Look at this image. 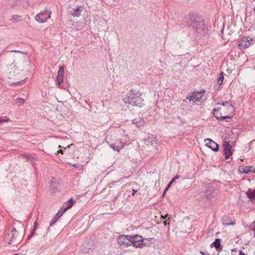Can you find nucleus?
Returning a JSON list of instances; mask_svg holds the SVG:
<instances>
[{"instance_id":"9d476101","label":"nucleus","mask_w":255,"mask_h":255,"mask_svg":"<svg viewBox=\"0 0 255 255\" xmlns=\"http://www.w3.org/2000/svg\"><path fill=\"white\" fill-rule=\"evenodd\" d=\"M205 142L206 145L214 151H218L219 150V145L211 138H208L205 139Z\"/></svg>"},{"instance_id":"c85d7f7f","label":"nucleus","mask_w":255,"mask_h":255,"mask_svg":"<svg viewBox=\"0 0 255 255\" xmlns=\"http://www.w3.org/2000/svg\"><path fill=\"white\" fill-rule=\"evenodd\" d=\"M20 18L21 17L19 15H14L11 20H12L14 22H18L19 21H20Z\"/></svg>"},{"instance_id":"423d86ee","label":"nucleus","mask_w":255,"mask_h":255,"mask_svg":"<svg viewBox=\"0 0 255 255\" xmlns=\"http://www.w3.org/2000/svg\"><path fill=\"white\" fill-rule=\"evenodd\" d=\"M253 42V38L249 36H243L239 41L238 46L240 49H246L251 46Z\"/></svg>"},{"instance_id":"4be33fe9","label":"nucleus","mask_w":255,"mask_h":255,"mask_svg":"<svg viewBox=\"0 0 255 255\" xmlns=\"http://www.w3.org/2000/svg\"><path fill=\"white\" fill-rule=\"evenodd\" d=\"M11 235L8 234L7 236L5 238V242L8 244H10L13 240H15V238H11Z\"/></svg>"},{"instance_id":"c03bdc74","label":"nucleus","mask_w":255,"mask_h":255,"mask_svg":"<svg viewBox=\"0 0 255 255\" xmlns=\"http://www.w3.org/2000/svg\"><path fill=\"white\" fill-rule=\"evenodd\" d=\"M143 244H145V245H144V246H147V245H148V243H147V242H143Z\"/></svg>"},{"instance_id":"4c0bfd02","label":"nucleus","mask_w":255,"mask_h":255,"mask_svg":"<svg viewBox=\"0 0 255 255\" xmlns=\"http://www.w3.org/2000/svg\"><path fill=\"white\" fill-rule=\"evenodd\" d=\"M163 224L164 226H166L167 225H169V223L167 222V221H165L163 222Z\"/></svg>"},{"instance_id":"2f4dec72","label":"nucleus","mask_w":255,"mask_h":255,"mask_svg":"<svg viewBox=\"0 0 255 255\" xmlns=\"http://www.w3.org/2000/svg\"><path fill=\"white\" fill-rule=\"evenodd\" d=\"M8 121H9L8 119H7L6 118H3L2 117H0V124L8 122Z\"/></svg>"},{"instance_id":"20e7f679","label":"nucleus","mask_w":255,"mask_h":255,"mask_svg":"<svg viewBox=\"0 0 255 255\" xmlns=\"http://www.w3.org/2000/svg\"><path fill=\"white\" fill-rule=\"evenodd\" d=\"M131 245L136 248H142L145 244H143L144 241L143 238L138 235H131ZM145 239L144 241H146Z\"/></svg>"},{"instance_id":"412c9836","label":"nucleus","mask_w":255,"mask_h":255,"mask_svg":"<svg viewBox=\"0 0 255 255\" xmlns=\"http://www.w3.org/2000/svg\"><path fill=\"white\" fill-rule=\"evenodd\" d=\"M214 245L215 248L218 250L221 247V241L219 238L216 239L215 241L211 244Z\"/></svg>"},{"instance_id":"f03ea898","label":"nucleus","mask_w":255,"mask_h":255,"mask_svg":"<svg viewBox=\"0 0 255 255\" xmlns=\"http://www.w3.org/2000/svg\"><path fill=\"white\" fill-rule=\"evenodd\" d=\"M205 93V90L194 92L192 93V95L190 96L189 97H187V99H188L190 101H192L194 103L196 102H202L205 101L206 100V98L204 96Z\"/></svg>"},{"instance_id":"58836bf2","label":"nucleus","mask_w":255,"mask_h":255,"mask_svg":"<svg viewBox=\"0 0 255 255\" xmlns=\"http://www.w3.org/2000/svg\"><path fill=\"white\" fill-rule=\"evenodd\" d=\"M10 52H21L20 51H17V50H11Z\"/></svg>"},{"instance_id":"f3484780","label":"nucleus","mask_w":255,"mask_h":255,"mask_svg":"<svg viewBox=\"0 0 255 255\" xmlns=\"http://www.w3.org/2000/svg\"><path fill=\"white\" fill-rule=\"evenodd\" d=\"M222 224L224 225L229 226L230 225H235L236 222L234 220L232 221V220L228 216H224L222 218Z\"/></svg>"},{"instance_id":"39448f33","label":"nucleus","mask_w":255,"mask_h":255,"mask_svg":"<svg viewBox=\"0 0 255 255\" xmlns=\"http://www.w3.org/2000/svg\"><path fill=\"white\" fill-rule=\"evenodd\" d=\"M131 235H122L118 238V243L122 247H128L131 245Z\"/></svg>"},{"instance_id":"bb28decb","label":"nucleus","mask_w":255,"mask_h":255,"mask_svg":"<svg viewBox=\"0 0 255 255\" xmlns=\"http://www.w3.org/2000/svg\"><path fill=\"white\" fill-rule=\"evenodd\" d=\"M247 195L250 199L255 198V189L254 191H249L247 193Z\"/></svg>"},{"instance_id":"ea45409f","label":"nucleus","mask_w":255,"mask_h":255,"mask_svg":"<svg viewBox=\"0 0 255 255\" xmlns=\"http://www.w3.org/2000/svg\"><path fill=\"white\" fill-rule=\"evenodd\" d=\"M165 218L166 219V218H168V220H169L170 219V217H169V215L168 214H166L165 216Z\"/></svg>"},{"instance_id":"2eb2a0df","label":"nucleus","mask_w":255,"mask_h":255,"mask_svg":"<svg viewBox=\"0 0 255 255\" xmlns=\"http://www.w3.org/2000/svg\"><path fill=\"white\" fill-rule=\"evenodd\" d=\"M239 170L241 173L245 174H250L255 172V168L253 166H247L240 167Z\"/></svg>"},{"instance_id":"7c9ffc66","label":"nucleus","mask_w":255,"mask_h":255,"mask_svg":"<svg viewBox=\"0 0 255 255\" xmlns=\"http://www.w3.org/2000/svg\"><path fill=\"white\" fill-rule=\"evenodd\" d=\"M37 225H38V224L36 222H35L33 230L32 232H31V235L30 236H29L28 239L30 238L34 235V231H35V229L36 228Z\"/></svg>"},{"instance_id":"aec40b11","label":"nucleus","mask_w":255,"mask_h":255,"mask_svg":"<svg viewBox=\"0 0 255 255\" xmlns=\"http://www.w3.org/2000/svg\"><path fill=\"white\" fill-rule=\"evenodd\" d=\"M132 95H130V94L127 93L123 97V101L125 103L131 104V102L132 99Z\"/></svg>"},{"instance_id":"6ab92c4d","label":"nucleus","mask_w":255,"mask_h":255,"mask_svg":"<svg viewBox=\"0 0 255 255\" xmlns=\"http://www.w3.org/2000/svg\"><path fill=\"white\" fill-rule=\"evenodd\" d=\"M132 123L136 126L137 127L139 128L143 126L144 124V121L140 118H135L132 120Z\"/></svg>"},{"instance_id":"f257e3e1","label":"nucleus","mask_w":255,"mask_h":255,"mask_svg":"<svg viewBox=\"0 0 255 255\" xmlns=\"http://www.w3.org/2000/svg\"><path fill=\"white\" fill-rule=\"evenodd\" d=\"M188 25L192 27L198 35L205 36L209 32V29L205 25L204 19L195 14H189L185 18Z\"/></svg>"},{"instance_id":"0eeeda50","label":"nucleus","mask_w":255,"mask_h":255,"mask_svg":"<svg viewBox=\"0 0 255 255\" xmlns=\"http://www.w3.org/2000/svg\"><path fill=\"white\" fill-rule=\"evenodd\" d=\"M75 203V201H74L73 198H71L68 201L66 202L61 208L59 212L57 213L56 216H58L57 218L61 216L63 213L66 212L67 210L71 208Z\"/></svg>"},{"instance_id":"37998d69","label":"nucleus","mask_w":255,"mask_h":255,"mask_svg":"<svg viewBox=\"0 0 255 255\" xmlns=\"http://www.w3.org/2000/svg\"><path fill=\"white\" fill-rule=\"evenodd\" d=\"M73 166L75 167H78V164H74Z\"/></svg>"},{"instance_id":"a18cd8bd","label":"nucleus","mask_w":255,"mask_h":255,"mask_svg":"<svg viewBox=\"0 0 255 255\" xmlns=\"http://www.w3.org/2000/svg\"><path fill=\"white\" fill-rule=\"evenodd\" d=\"M161 218H162L163 219H166V218H165V216H164V217L162 216V217H161Z\"/></svg>"},{"instance_id":"393cba45","label":"nucleus","mask_w":255,"mask_h":255,"mask_svg":"<svg viewBox=\"0 0 255 255\" xmlns=\"http://www.w3.org/2000/svg\"><path fill=\"white\" fill-rule=\"evenodd\" d=\"M224 80V73L221 72L220 74V77L217 80V83L221 85L222 84Z\"/></svg>"},{"instance_id":"49530a36","label":"nucleus","mask_w":255,"mask_h":255,"mask_svg":"<svg viewBox=\"0 0 255 255\" xmlns=\"http://www.w3.org/2000/svg\"><path fill=\"white\" fill-rule=\"evenodd\" d=\"M254 10H255V8H254Z\"/></svg>"},{"instance_id":"a878e982","label":"nucleus","mask_w":255,"mask_h":255,"mask_svg":"<svg viewBox=\"0 0 255 255\" xmlns=\"http://www.w3.org/2000/svg\"><path fill=\"white\" fill-rule=\"evenodd\" d=\"M130 93H129L128 94H130V95H132L133 96H134V97L138 96L139 95H141V94L140 93L139 91L136 90H130Z\"/></svg>"},{"instance_id":"473e14b6","label":"nucleus","mask_w":255,"mask_h":255,"mask_svg":"<svg viewBox=\"0 0 255 255\" xmlns=\"http://www.w3.org/2000/svg\"><path fill=\"white\" fill-rule=\"evenodd\" d=\"M16 102L20 104H22L24 103V100L22 98H17L16 99Z\"/></svg>"},{"instance_id":"c756f323","label":"nucleus","mask_w":255,"mask_h":255,"mask_svg":"<svg viewBox=\"0 0 255 255\" xmlns=\"http://www.w3.org/2000/svg\"><path fill=\"white\" fill-rule=\"evenodd\" d=\"M16 232V230L14 228H12L10 234H9L10 235H11V238H15V234Z\"/></svg>"},{"instance_id":"dca6fc26","label":"nucleus","mask_w":255,"mask_h":255,"mask_svg":"<svg viewBox=\"0 0 255 255\" xmlns=\"http://www.w3.org/2000/svg\"><path fill=\"white\" fill-rule=\"evenodd\" d=\"M214 116L218 120H220L221 121H224L226 119H231L232 116H221L222 113H219V109H214Z\"/></svg>"},{"instance_id":"72a5a7b5","label":"nucleus","mask_w":255,"mask_h":255,"mask_svg":"<svg viewBox=\"0 0 255 255\" xmlns=\"http://www.w3.org/2000/svg\"><path fill=\"white\" fill-rule=\"evenodd\" d=\"M58 153L63 154V150H62V149H59V150H58L57 151V152H56V154H58Z\"/></svg>"},{"instance_id":"9b49d317","label":"nucleus","mask_w":255,"mask_h":255,"mask_svg":"<svg viewBox=\"0 0 255 255\" xmlns=\"http://www.w3.org/2000/svg\"><path fill=\"white\" fill-rule=\"evenodd\" d=\"M140 96L141 95H139L138 96L136 97H134V96H132L131 104L132 105H134L140 107L144 105V100L140 97Z\"/></svg>"},{"instance_id":"79ce46f5","label":"nucleus","mask_w":255,"mask_h":255,"mask_svg":"<svg viewBox=\"0 0 255 255\" xmlns=\"http://www.w3.org/2000/svg\"><path fill=\"white\" fill-rule=\"evenodd\" d=\"M200 253L202 255H205V254L203 251H200Z\"/></svg>"},{"instance_id":"7ed1b4c3","label":"nucleus","mask_w":255,"mask_h":255,"mask_svg":"<svg viewBox=\"0 0 255 255\" xmlns=\"http://www.w3.org/2000/svg\"><path fill=\"white\" fill-rule=\"evenodd\" d=\"M216 105H220V107H217L214 109H219V111H222L224 114H232L234 111V108L232 104L228 102H224L221 103H217Z\"/></svg>"},{"instance_id":"4468645a","label":"nucleus","mask_w":255,"mask_h":255,"mask_svg":"<svg viewBox=\"0 0 255 255\" xmlns=\"http://www.w3.org/2000/svg\"><path fill=\"white\" fill-rule=\"evenodd\" d=\"M109 146L114 150L119 152L120 150L124 147V145L122 144L121 141L117 140L116 143H109Z\"/></svg>"},{"instance_id":"1a4fd4ad","label":"nucleus","mask_w":255,"mask_h":255,"mask_svg":"<svg viewBox=\"0 0 255 255\" xmlns=\"http://www.w3.org/2000/svg\"><path fill=\"white\" fill-rule=\"evenodd\" d=\"M205 196L207 198H214L217 195V190L213 186L207 187L205 191Z\"/></svg>"},{"instance_id":"6e6552de","label":"nucleus","mask_w":255,"mask_h":255,"mask_svg":"<svg viewBox=\"0 0 255 255\" xmlns=\"http://www.w3.org/2000/svg\"><path fill=\"white\" fill-rule=\"evenodd\" d=\"M51 11L48 10L40 12L35 16V19L39 22L44 23L50 18Z\"/></svg>"},{"instance_id":"ddd939ff","label":"nucleus","mask_w":255,"mask_h":255,"mask_svg":"<svg viewBox=\"0 0 255 255\" xmlns=\"http://www.w3.org/2000/svg\"><path fill=\"white\" fill-rule=\"evenodd\" d=\"M64 70L63 67H60L58 72L57 76V83L60 86V84L63 83L64 77Z\"/></svg>"},{"instance_id":"f8f14e48","label":"nucleus","mask_w":255,"mask_h":255,"mask_svg":"<svg viewBox=\"0 0 255 255\" xmlns=\"http://www.w3.org/2000/svg\"><path fill=\"white\" fill-rule=\"evenodd\" d=\"M84 7L82 6H78L76 8H72L70 11V13L74 16L79 17L81 15V12L84 11Z\"/></svg>"},{"instance_id":"b1692460","label":"nucleus","mask_w":255,"mask_h":255,"mask_svg":"<svg viewBox=\"0 0 255 255\" xmlns=\"http://www.w3.org/2000/svg\"><path fill=\"white\" fill-rule=\"evenodd\" d=\"M231 145L230 140L229 137H226L224 138L223 143V147Z\"/></svg>"},{"instance_id":"e433bc0d","label":"nucleus","mask_w":255,"mask_h":255,"mask_svg":"<svg viewBox=\"0 0 255 255\" xmlns=\"http://www.w3.org/2000/svg\"><path fill=\"white\" fill-rule=\"evenodd\" d=\"M57 219L55 218V219H54V221L53 222H52L50 224V226H52V225H53V224H54L55 223V222L57 221Z\"/></svg>"},{"instance_id":"f704fd0d","label":"nucleus","mask_w":255,"mask_h":255,"mask_svg":"<svg viewBox=\"0 0 255 255\" xmlns=\"http://www.w3.org/2000/svg\"><path fill=\"white\" fill-rule=\"evenodd\" d=\"M239 255H247L245 253H243L242 251H240Z\"/></svg>"},{"instance_id":"cd10ccee","label":"nucleus","mask_w":255,"mask_h":255,"mask_svg":"<svg viewBox=\"0 0 255 255\" xmlns=\"http://www.w3.org/2000/svg\"><path fill=\"white\" fill-rule=\"evenodd\" d=\"M57 183L53 181H51L50 185V188L53 190V192H55V189H56L57 188Z\"/></svg>"},{"instance_id":"a19ab883","label":"nucleus","mask_w":255,"mask_h":255,"mask_svg":"<svg viewBox=\"0 0 255 255\" xmlns=\"http://www.w3.org/2000/svg\"><path fill=\"white\" fill-rule=\"evenodd\" d=\"M253 231H254V236H255V227L252 229Z\"/></svg>"},{"instance_id":"a211bd4d","label":"nucleus","mask_w":255,"mask_h":255,"mask_svg":"<svg viewBox=\"0 0 255 255\" xmlns=\"http://www.w3.org/2000/svg\"><path fill=\"white\" fill-rule=\"evenodd\" d=\"M223 148V152L225 155L226 159H228L232 155V146L229 145L228 146H225Z\"/></svg>"},{"instance_id":"c9c22d12","label":"nucleus","mask_w":255,"mask_h":255,"mask_svg":"<svg viewBox=\"0 0 255 255\" xmlns=\"http://www.w3.org/2000/svg\"><path fill=\"white\" fill-rule=\"evenodd\" d=\"M137 192V190L133 189L132 191V195H134Z\"/></svg>"},{"instance_id":"5701e85b","label":"nucleus","mask_w":255,"mask_h":255,"mask_svg":"<svg viewBox=\"0 0 255 255\" xmlns=\"http://www.w3.org/2000/svg\"><path fill=\"white\" fill-rule=\"evenodd\" d=\"M179 178V176L178 175H176L172 179V180L170 181V182L169 183V184L167 185V187L165 189L164 194L166 191V190L168 189V188L171 186V185L177 179Z\"/></svg>"}]
</instances>
